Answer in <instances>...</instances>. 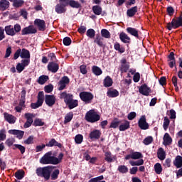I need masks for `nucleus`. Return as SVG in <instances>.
Returning <instances> with one entry per match:
<instances>
[{
  "label": "nucleus",
  "instance_id": "1",
  "mask_svg": "<svg viewBox=\"0 0 182 182\" xmlns=\"http://www.w3.org/2000/svg\"><path fill=\"white\" fill-rule=\"evenodd\" d=\"M63 156V153H60L58 158H56L53 156L52 151H50L46 153L40 159V163L41 164H59V163H62Z\"/></svg>",
  "mask_w": 182,
  "mask_h": 182
},
{
  "label": "nucleus",
  "instance_id": "2",
  "mask_svg": "<svg viewBox=\"0 0 182 182\" xmlns=\"http://www.w3.org/2000/svg\"><path fill=\"white\" fill-rule=\"evenodd\" d=\"M138 160V161H129V164L132 166H143L144 164V160L143 159V154L140 152H132V154L125 156V160Z\"/></svg>",
  "mask_w": 182,
  "mask_h": 182
},
{
  "label": "nucleus",
  "instance_id": "3",
  "mask_svg": "<svg viewBox=\"0 0 182 182\" xmlns=\"http://www.w3.org/2000/svg\"><path fill=\"white\" fill-rule=\"evenodd\" d=\"M55 166H48L45 167H40L36 169V174L38 177H43L45 180H49L50 178V174Z\"/></svg>",
  "mask_w": 182,
  "mask_h": 182
},
{
  "label": "nucleus",
  "instance_id": "4",
  "mask_svg": "<svg viewBox=\"0 0 182 182\" xmlns=\"http://www.w3.org/2000/svg\"><path fill=\"white\" fill-rule=\"evenodd\" d=\"M85 120L89 123H96L100 120V115L95 109H90L85 114Z\"/></svg>",
  "mask_w": 182,
  "mask_h": 182
},
{
  "label": "nucleus",
  "instance_id": "5",
  "mask_svg": "<svg viewBox=\"0 0 182 182\" xmlns=\"http://www.w3.org/2000/svg\"><path fill=\"white\" fill-rule=\"evenodd\" d=\"M4 31L9 36H15V35L19 33V31H21V25L15 24L14 26L12 25L6 26Z\"/></svg>",
  "mask_w": 182,
  "mask_h": 182
},
{
  "label": "nucleus",
  "instance_id": "6",
  "mask_svg": "<svg viewBox=\"0 0 182 182\" xmlns=\"http://www.w3.org/2000/svg\"><path fill=\"white\" fill-rule=\"evenodd\" d=\"M180 26H182V12L177 19L173 18L171 23H167V29L171 31V29H177V28H180Z\"/></svg>",
  "mask_w": 182,
  "mask_h": 182
},
{
  "label": "nucleus",
  "instance_id": "7",
  "mask_svg": "<svg viewBox=\"0 0 182 182\" xmlns=\"http://www.w3.org/2000/svg\"><path fill=\"white\" fill-rule=\"evenodd\" d=\"M26 91L25 90H23L21 91V99L20 102L18 106L15 107V110L18 112V113H21L22 112L23 109H25V102H26Z\"/></svg>",
  "mask_w": 182,
  "mask_h": 182
},
{
  "label": "nucleus",
  "instance_id": "8",
  "mask_svg": "<svg viewBox=\"0 0 182 182\" xmlns=\"http://www.w3.org/2000/svg\"><path fill=\"white\" fill-rule=\"evenodd\" d=\"M37 99L38 100L36 103H31V109H38V107H41V106L43 105V101L45 100V95L43 92H38Z\"/></svg>",
  "mask_w": 182,
  "mask_h": 182
},
{
  "label": "nucleus",
  "instance_id": "9",
  "mask_svg": "<svg viewBox=\"0 0 182 182\" xmlns=\"http://www.w3.org/2000/svg\"><path fill=\"white\" fill-rule=\"evenodd\" d=\"M80 97L82 102L85 103H92V100H93V95L90 92H82L80 93Z\"/></svg>",
  "mask_w": 182,
  "mask_h": 182
},
{
  "label": "nucleus",
  "instance_id": "10",
  "mask_svg": "<svg viewBox=\"0 0 182 182\" xmlns=\"http://www.w3.org/2000/svg\"><path fill=\"white\" fill-rule=\"evenodd\" d=\"M31 63V60H21V63H18L16 65V70L18 73L23 72V70L26 68V66H29Z\"/></svg>",
  "mask_w": 182,
  "mask_h": 182
},
{
  "label": "nucleus",
  "instance_id": "11",
  "mask_svg": "<svg viewBox=\"0 0 182 182\" xmlns=\"http://www.w3.org/2000/svg\"><path fill=\"white\" fill-rule=\"evenodd\" d=\"M36 32H38L36 28L33 25H31L22 29L21 35H32L33 33H36Z\"/></svg>",
  "mask_w": 182,
  "mask_h": 182
},
{
  "label": "nucleus",
  "instance_id": "12",
  "mask_svg": "<svg viewBox=\"0 0 182 182\" xmlns=\"http://www.w3.org/2000/svg\"><path fill=\"white\" fill-rule=\"evenodd\" d=\"M121 65L119 67L120 70L122 73H126L127 70H129V68H130V63L127 62V60L126 58H122L120 60Z\"/></svg>",
  "mask_w": 182,
  "mask_h": 182
},
{
  "label": "nucleus",
  "instance_id": "13",
  "mask_svg": "<svg viewBox=\"0 0 182 182\" xmlns=\"http://www.w3.org/2000/svg\"><path fill=\"white\" fill-rule=\"evenodd\" d=\"M138 126L141 130H147V129H149V123H147L146 116L143 115L141 117L138 122Z\"/></svg>",
  "mask_w": 182,
  "mask_h": 182
},
{
  "label": "nucleus",
  "instance_id": "14",
  "mask_svg": "<svg viewBox=\"0 0 182 182\" xmlns=\"http://www.w3.org/2000/svg\"><path fill=\"white\" fill-rule=\"evenodd\" d=\"M25 117L27 119L26 122L24 124L25 129H28V127H31L32 126V123H33V118L35 115L31 113H26Z\"/></svg>",
  "mask_w": 182,
  "mask_h": 182
},
{
  "label": "nucleus",
  "instance_id": "15",
  "mask_svg": "<svg viewBox=\"0 0 182 182\" xmlns=\"http://www.w3.org/2000/svg\"><path fill=\"white\" fill-rule=\"evenodd\" d=\"M34 25L38 27V31H43L46 29V23L43 20L36 18L34 21Z\"/></svg>",
  "mask_w": 182,
  "mask_h": 182
},
{
  "label": "nucleus",
  "instance_id": "16",
  "mask_svg": "<svg viewBox=\"0 0 182 182\" xmlns=\"http://www.w3.org/2000/svg\"><path fill=\"white\" fill-rule=\"evenodd\" d=\"M60 99H64L65 105H68L73 100V95L62 92L60 95Z\"/></svg>",
  "mask_w": 182,
  "mask_h": 182
},
{
  "label": "nucleus",
  "instance_id": "17",
  "mask_svg": "<svg viewBox=\"0 0 182 182\" xmlns=\"http://www.w3.org/2000/svg\"><path fill=\"white\" fill-rule=\"evenodd\" d=\"M45 102L47 105L52 107V106L56 103V97H55V95H46Z\"/></svg>",
  "mask_w": 182,
  "mask_h": 182
},
{
  "label": "nucleus",
  "instance_id": "18",
  "mask_svg": "<svg viewBox=\"0 0 182 182\" xmlns=\"http://www.w3.org/2000/svg\"><path fill=\"white\" fill-rule=\"evenodd\" d=\"M69 77L67 76L63 77L58 83L59 90H63L66 87V85H69Z\"/></svg>",
  "mask_w": 182,
  "mask_h": 182
},
{
  "label": "nucleus",
  "instance_id": "19",
  "mask_svg": "<svg viewBox=\"0 0 182 182\" xmlns=\"http://www.w3.org/2000/svg\"><path fill=\"white\" fill-rule=\"evenodd\" d=\"M9 134H14L16 136L18 140H21V139L23 137V135L25 134V132L16 129L9 130Z\"/></svg>",
  "mask_w": 182,
  "mask_h": 182
},
{
  "label": "nucleus",
  "instance_id": "20",
  "mask_svg": "<svg viewBox=\"0 0 182 182\" xmlns=\"http://www.w3.org/2000/svg\"><path fill=\"white\" fill-rule=\"evenodd\" d=\"M48 70L52 73H56L59 70V64L55 62H50L48 65Z\"/></svg>",
  "mask_w": 182,
  "mask_h": 182
},
{
  "label": "nucleus",
  "instance_id": "21",
  "mask_svg": "<svg viewBox=\"0 0 182 182\" xmlns=\"http://www.w3.org/2000/svg\"><path fill=\"white\" fill-rule=\"evenodd\" d=\"M20 58H21V59H23V60H31V53H29V50L23 48L22 50H21Z\"/></svg>",
  "mask_w": 182,
  "mask_h": 182
},
{
  "label": "nucleus",
  "instance_id": "22",
  "mask_svg": "<svg viewBox=\"0 0 182 182\" xmlns=\"http://www.w3.org/2000/svg\"><path fill=\"white\" fill-rule=\"evenodd\" d=\"M100 136H102V132H100L99 129H95L92 131L89 134L90 139H95V140H97V139H100Z\"/></svg>",
  "mask_w": 182,
  "mask_h": 182
},
{
  "label": "nucleus",
  "instance_id": "23",
  "mask_svg": "<svg viewBox=\"0 0 182 182\" xmlns=\"http://www.w3.org/2000/svg\"><path fill=\"white\" fill-rule=\"evenodd\" d=\"M139 92L141 95H144V96H149V95H150V87H147L146 85H142L139 87Z\"/></svg>",
  "mask_w": 182,
  "mask_h": 182
},
{
  "label": "nucleus",
  "instance_id": "24",
  "mask_svg": "<svg viewBox=\"0 0 182 182\" xmlns=\"http://www.w3.org/2000/svg\"><path fill=\"white\" fill-rule=\"evenodd\" d=\"M4 119L8 123H10V124H14L15 122H16V117L6 112L4 113Z\"/></svg>",
  "mask_w": 182,
  "mask_h": 182
},
{
  "label": "nucleus",
  "instance_id": "25",
  "mask_svg": "<svg viewBox=\"0 0 182 182\" xmlns=\"http://www.w3.org/2000/svg\"><path fill=\"white\" fill-rule=\"evenodd\" d=\"M173 166L176 167V168H181L182 167V156L178 155L176 156L175 159L173 160Z\"/></svg>",
  "mask_w": 182,
  "mask_h": 182
},
{
  "label": "nucleus",
  "instance_id": "26",
  "mask_svg": "<svg viewBox=\"0 0 182 182\" xmlns=\"http://www.w3.org/2000/svg\"><path fill=\"white\" fill-rule=\"evenodd\" d=\"M119 129L120 132H124L128 129H130V122L127 120L123 121V122L119 125Z\"/></svg>",
  "mask_w": 182,
  "mask_h": 182
},
{
  "label": "nucleus",
  "instance_id": "27",
  "mask_svg": "<svg viewBox=\"0 0 182 182\" xmlns=\"http://www.w3.org/2000/svg\"><path fill=\"white\" fill-rule=\"evenodd\" d=\"M119 39L123 42V43H130V37H129V36L124 32L120 33Z\"/></svg>",
  "mask_w": 182,
  "mask_h": 182
},
{
  "label": "nucleus",
  "instance_id": "28",
  "mask_svg": "<svg viewBox=\"0 0 182 182\" xmlns=\"http://www.w3.org/2000/svg\"><path fill=\"white\" fill-rule=\"evenodd\" d=\"M127 32L135 38H139V30L135 28L128 27L127 28Z\"/></svg>",
  "mask_w": 182,
  "mask_h": 182
},
{
  "label": "nucleus",
  "instance_id": "29",
  "mask_svg": "<svg viewBox=\"0 0 182 182\" xmlns=\"http://www.w3.org/2000/svg\"><path fill=\"white\" fill-rule=\"evenodd\" d=\"M53 146L60 149L62 147V144L57 142L55 139H52L48 144H46L47 147H53Z\"/></svg>",
  "mask_w": 182,
  "mask_h": 182
},
{
  "label": "nucleus",
  "instance_id": "30",
  "mask_svg": "<svg viewBox=\"0 0 182 182\" xmlns=\"http://www.w3.org/2000/svg\"><path fill=\"white\" fill-rule=\"evenodd\" d=\"M103 85L105 87H110L113 86V80L110 76H107L103 80Z\"/></svg>",
  "mask_w": 182,
  "mask_h": 182
},
{
  "label": "nucleus",
  "instance_id": "31",
  "mask_svg": "<svg viewBox=\"0 0 182 182\" xmlns=\"http://www.w3.org/2000/svg\"><path fill=\"white\" fill-rule=\"evenodd\" d=\"M173 143V139L170 136L168 133H166L164 136V146H170Z\"/></svg>",
  "mask_w": 182,
  "mask_h": 182
},
{
  "label": "nucleus",
  "instance_id": "32",
  "mask_svg": "<svg viewBox=\"0 0 182 182\" xmlns=\"http://www.w3.org/2000/svg\"><path fill=\"white\" fill-rule=\"evenodd\" d=\"M9 5L8 0H0V11H6L9 8Z\"/></svg>",
  "mask_w": 182,
  "mask_h": 182
},
{
  "label": "nucleus",
  "instance_id": "33",
  "mask_svg": "<svg viewBox=\"0 0 182 182\" xmlns=\"http://www.w3.org/2000/svg\"><path fill=\"white\" fill-rule=\"evenodd\" d=\"M136 14H137V6L132 7L127 11V16H129V18H133Z\"/></svg>",
  "mask_w": 182,
  "mask_h": 182
},
{
  "label": "nucleus",
  "instance_id": "34",
  "mask_svg": "<svg viewBox=\"0 0 182 182\" xmlns=\"http://www.w3.org/2000/svg\"><path fill=\"white\" fill-rule=\"evenodd\" d=\"M66 6L60 4H57L55 6V12L57 14H64V12H66V9L65 8Z\"/></svg>",
  "mask_w": 182,
  "mask_h": 182
},
{
  "label": "nucleus",
  "instance_id": "35",
  "mask_svg": "<svg viewBox=\"0 0 182 182\" xmlns=\"http://www.w3.org/2000/svg\"><path fill=\"white\" fill-rule=\"evenodd\" d=\"M12 149L13 150H19L20 153L21 154H23L26 150V148H25V146L21 145V144H14L12 146Z\"/></svg>",
  "mask_w": 182,
  "mask_h": 182
},
{
  "label": "nucleus",
  "instance_id": "36",
  "mask_svg": "<svg viewBox=\"0 0 182 182\" xmlns=\"http://www.w3.org/2000/svg\"><path fill=\"white\" fill-rule=\"evenodd\" d=\"M114 49H115V50H117V52H119V53H124V52L126 50L124 47L121 46L120 43H119L117 42H116L114 44Z\"/></svg>",
  "mask_w": 182,
  "mask_h": 182
},
{
  "label": "nucleus",
  "instance_id": "37",
  "mask_svg": "<svg viewBox=\"0 0 182 182\" xmlns=\"http://www.w3.org/2000/svg\"><path fill=\"white\" fill-rule=\"evenodd\" d=\"M92 11L95 15H102V12H103V9L102 6L96 5L92 6Z\"/></svg>",
  "mask_w": 182,
  "mask_h": 182
},
{
  "label": "nucleus",
  "instance_id": "38",
  "mask_svg": "<svg viewBox=\"0 0 182 182\" xmlns=\"http://www.w3.org/2000/svg\"><path fill=\"white\" fill-rule=\"evenodd\" d=\"M92 73L95 75V76H100V75L103 73V71L102 70V69L96 65L92 66Z\"/></svg>",
  "mask_w": 182,
  "mask_h": 182
},
{
  "label": "nucleus",
  "instance_id": "39",
  "mask_svg": "<svg viewBox=\"0 0 182 182\" xmlns=\"http://www.w3.org/2000/svg\"><path fill=\"white\" fill-rule=\"evenodd\" d=\"M107 95L108 97H117L119 96V91L117 90H109Z\"/></svg>",
  "mask_w": 182,
  "mask_h": 182
},
{
  "label": "nucleus",
  "instance_id": "40",
  "mask_svg": "<svg viewBox=\"0 0 182 182\" xmlns=\"http://www.w3.org/2000/svg\"><path fill=\"white\" fill-rule=\"evenodd\" d=\"M157 154L159 160H164L166 159V151H164L163 148L159 149Z\"/></svg>",
  "mask_w": 182,
  "mask_h": 182
},
{
  "label": "nucleus",
  "instance_id": "41",
  "mask_svg": "<svg viewBox=\"0 0 182 182\" xmlns=\"http://www.w3.org/2000/svg\"><path fill=\"white\" fill-rule=\"evenodd\" d=\"M49 80V77L48 75H41L39 77L38 80V82L39 85H45L46 82Z\"/></svg>",
  "mask_w": 182,
  "mask_h": 182
},
{
  "label": "nucleus",
  "instance_id": "42",
  "mask_svg": "<svg viewBox=\"0 0 182 182\" xmlns=\"http://www.w3.org/2000/svg\"><path fill=\"white\" fill-rule=\"evenodd\" d=\"M154 170L156 174H161V172L163 171V166H161L160 163H156L154 165Z\"/></svg>",
  "mask_w": 182,
  "mask_h": 182
},
{
  "label": "nucleus",
  "instance_id": "43",
  "mask_svg": "<svg viewBox=\"0 0 182 182\" xmlns=\"http://www.w3.org/2000/svg\"><path fill=\"white\" fill-rule=\"evenodd\" d=\"M101 36L102 38H105V39H110L111 38L110 32L106 29L101 30Z\"/></svg>",
  "mask_w": 182,
  "mask_h": 182
},
{
  "label": "nucleus",
  "instance_id": "44",
  "mask_svg": "<svg viewBox=\"0 0 182 182\" xmlns=\"http://www.w3.org/2000/svg\"><path fill=\"white\" fill-rule=\"evenodd\" d=\"M77 105H78L77 100H73L70 101L68 104H67L69 109H75V107H77Z\"/></svg>",
  "mask_w": 182,
  "mask_h": 182
},
{
  "label": "nucleus",
  "instance_id": "45",
  "mask_svg": "<svg viewBox=\"0 0 182 182\" xmlns=\"http://www.w3.org/2000/svg\"><path fill=\"white\" fill-rule=\"evenodd\" d=\"M75 141L76 144H82L83 142V135L79 134L75 136Z\"/></svg>",
  "mask_w": 182,
  "mask_h": 182
},
{
  "label": "nucleus",
  "instance_id": "46",
  "mask_svg": "<svg viewBox=\"0 0 182 182\" xmlns=\"http://www.w3.org/2000/svg\"><path fill=\"white\" fill-rule=\"evenodd\" d=\"M118 171L122 174H126L129 171V168L124 165H120L118 166Z\"/></svg>",
  "mask_w": 182,
  "mask_h": 182
},
{
  "label": "nucleus",
  "instance_id": "47",
  "mask_svg": "<svg viewBox=\"0 0 182 182\" xmlns=\"http://www.w3.org/2000/svg\"><path fill=\"white\" fill-rule=\"evenodd\" d=\"M168 126H170V119L168 117H165L164 119V124H163V127L165 132L168 129Z\"/></svg>",
  "mask_w": 182,
  "mask_h": 182
},
{
  "label": "nucleus",
  "instance_id": "48",
  "mask_svg": "<svg viewBox=\"0 0 182 182\" xmlns=\"http://www.w3.org/2000/svg\"><path fill=\"white\" fill-rule=\"evenodd\" d=\"M94 42H95V43H97V45H98V46H100L101 48H102V46H104L103 38L100 37V36H97Z\"/></svg>",
  "mask_w": 182,
  "mask_h": 182
},
{
  "label": "nucleus",
  "instance_id": "49",
  "mask_svg": "<svg viewBox=\"0 0 182 182\" xmlns=\"http://www.w3.org/2000/svg\"><path fill=\"white\" fill-rule=\"evenodd\" d=\"M86 35L88 38L92 39V38H95V36L96 35V31H95L93 28H90L87 31Z\"/></svg>",
  "mask_w": 182,
  "mask_h": 182
},
{
  "label": "nucleus",
  "instance_id": "50",
  "mask_svg": "<svg viewBox=\"0 0 182 182\" xmlns=\"http://www.w3.org/2000/svg\"><path fill=\"white\" fill-rule=\"evenodd\" d=\"M23 5V0H14L13 6L15 8H21Z\"/></svg>",
  "mask_w": 182,
  "mask_h": 182
},
{
  "label": "nucleus",
  "instance_id": "51",
  "mask_svg": "<svg viewBox=\"0 0 182 182\" xmlns=\"http://www.w3.org/2000/svg\"><path fill=\"white\" fill-rule=\"evenodd\" d=\"M73 119V112H69L65 115L64 123H69Z\"/></svg>",
  "mask_w": 182,
  "mask_h": 182
},
{
  "label": "nucleus",
  "instance_id": "52",
  "mask_svg": "<svg viewBox=\"0 0 182 182\" xmlns=\"http://www.w3.org/2000/svg\"><path fill=\"white\" fill-rule=\"evenodd\" d=\"M68 5H70L71 8H80V4L75 0H70Z\"/></svg>",
  "mask_w": 182,
  "mask_h": 182
},
{
  "label": "nucleus",
  "instance_id": "53",
  "mask_svg": "<svg viewBox=\"0 0 182 182\" xmlns=\"http://www.w3.org/2000/svg\"><path fill=\"white\" fill-rule=\"evenodd\" d=\"M25 172L23 171H18L15 173V177L18 180H22L23 177H24Z\"/></svg>",
  "mask_w": 182,
  "mask_h": 182
},
{
  "label": "nucleus",
  "instance_id": "54",
  "mask_svg": "<svg viewBox=\"0 0 182 182\" xmlns=\"http://www.w3.org/2000/svg\"><path fill=\"white\" fill-rule=\"evenodd\" d=\"M143 143L146 146H149V144H151V143H153V136H147L144 139Z\"/></svg>",
  "mask_w": 182,
  "mask_h": 182
},
{
  "label": "nucleus",
  "instance_id": "55",
  "mask_svg": "<svg viewBox=\"0 0 182 182\" xmlns=\"http://www.w3.org/2000/svg\"><path fill=\"white\" fill-rule=\"evenodd\" d=\"M105 178L103 176H100L96 178H93L89 181V182H106L105 181H102Z\"/></svg>",
  "mask_w": 182,
  "mask_h": 182
},
{
  "label": "nucleus",
  "instance_id": "56",
  "mask_svg": "<svg viewBox=\"0 0 182 182\" xmlns=\"http://www.w3.org/2000/svg\"><path fill=\"white\" fill-rule=\"evenodd\" d=\"M59 169H55L51 174V180H56L59 176Z\"/></svg>",
  "mask_w": 182,
  "mask_h": 182
},
{
  "label": "nucleus",
  "instance_id": "57",
  "mask_svg": "<svg viewBox=\"0 0 182 182\" xmlns=\"http://www.w3.org/2000/svg\"><path fill=\"white\" fill-rule=\"evenodd\" d=\"M6 139V131L5 129L0 130V141H4Z\"/></svg>",
  "mask_w": 182,
  "mask_h": 182
},
{
  "label": "nucleus",
  "instance_id": "58",
  "mask_svg": "<svg viewBox=\"0 0 182 182\" xmlns=\"http://www.w3.org/2000/svg\"><path fill=\"white\" fill-rule=\"evenodd\" d=\"M105 160L108 161V163H112L113 161V159H112V154L110 152L105 153Z\"/></svg>",
  "mask_w": 182,
  "mask_h": 182
},
{
  "label": "nucleus",
  "instance_id": "59",
  "mask_svg": "<svg viewBox=\"0 0 182 182\" xmlns=\"http://www.w3.org/2000/svg\"><path fill=\"white\" fill-rule=\"evenodd\" d=\"M24 144H33V136H30L27 139L23 141Z\"/></svg>",
  "mask_w": 182,
  "mask_h": 182
},
{
  "label": "nucleus",
  "instance_id": "60",
  "mask_svg": "<svg viewBox=\"0 0 182 182\" xmlns=\"http://www.w3.org/2000/svg\"><path fill=\"white\" fill-rule=\"evenodd\" d=\"M14 143H15V139L14 138H9L6 141V144L9 147H11V146H14Z\"/></svg>",
  "mask_w": 182,
  "mask_h": 182
},
{
  "label": "nucleus",
  "instance_id": "61",
  "mask_svg": "<svg viewBox=\"0 0 182 182\" xmlns=\"http://www.w3.org/2000/svg\"><path fill=\"white\" fill-rule=\"evenodd\" d=\"M63 42L65 46H69L70 45V43H72V40L69 37H65V38H64Z\"/></svg>",
  "mask_w": 182,
  "mask_h": 182
},
{
  "label": "nucleus",
  "instance_id": "62",
  "mask_svg": "<svg viewBox=\"0 0 182 182\" xmlns=\"http://www.w3.org/2000/svg\"><path fill=\"white\" fill-rule=\"evenodd\" d=\"M45 123L41 119H36L34 121V126H43Z\"/></svg>",
  "mask_w": 182,
  "mask_h": 182
},
{
  "label": "nucleus",
  "instance_id": "63",
  "mask_svg": "<svg viewBox=\"0 0 182 182\" xmlns=\"http://www.w3.org/2000/svg\"><path fill=\"white\" fill-rule=\"evenodd\" d=\"M136 114L135 112H132L129 114H128L127 119L128 120H133L136 118Z\"/></svg>",
  "mask_w": 182,
  "mask_h": 182
},
{
  "label": "nucleus",
  "instance_id": "64",
  "mask_svg": "<svg viewBox=\"0 0 182 182\" xmlns=\"http://www.w3.org/2000/svg\"><path fill=\"white\" fill-rule=\"evenodd\" d=\"M133 80H134V82H135V83H137L138 82H139L140 81V73H136L134 75Z\"/></svg>",
  "mask_w": 182,
  "mask_h": 182
}]
</instances>
